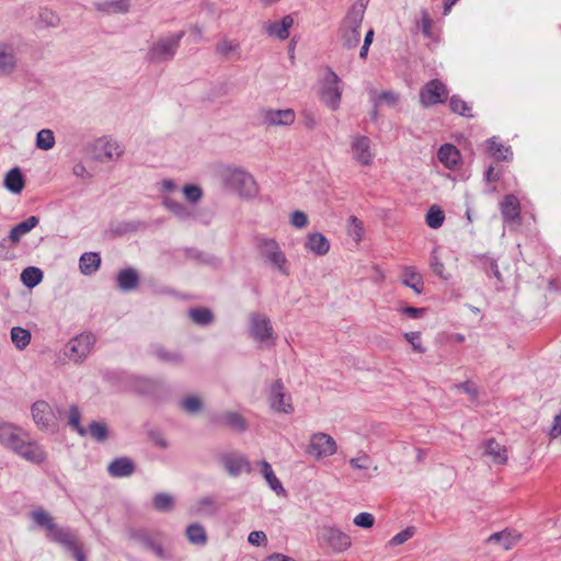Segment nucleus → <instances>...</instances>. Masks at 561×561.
Returning a JSON list of instances; mask_svg holds the SVG:
<instances>
[{
    "instance_id": "18",
    "label": "nucleus",
    "mask_w": 561,
    "mask_h": 561,
    "mask_svg": "<svg viewBox=\"0 0 561 561\" xmlns=\"http://www.w3.org/2000/svg\"><path fill=\"white\" fill-rule=\"evenodd\" d=\"M220 461L227 472L232 477H238L243 471H251L249 461L244 456L241 455L224 454L220 456Z\"/></svg>"
},
{
    "instance_id": "29",
    "label": "nucleus",
    "mask_w": 561,
    "mask_h": 561,
    "mask_svg": "<svg viewBox=\"0 0 561 561\" xmlns=\"http://www.w3.org/2000/svg\"><path fill=\"white\" fill-rule=\"evenodd\" d=\"M437 158L446 168L453 169L460 160V152L454 145L444 144L438 149Z\"/></svg>"
},
{
    "instance_id": "8",
    "label": "nucleus",
    "mask_w": 561,
    "mask_h": 561,
    "mask_svg": "<svg viewBox=\"0 0 561 561\" xmlns=\"http://www.w3.org/2000/svg\"><path fill=\"white\" fill-rule=\"evenodd\" d=\"M249 334L254 341L267 346L273 345L276 340L270 318L259 312L249 316Z\"/></svg>"
},
{
    "instance_id": "34",
    "label": "nucleus",
    "mask_w": 561,
    "mask_h": 561,
    "mask_svg": "<svg viewBox=\"0 0 561 561\" xmlns=\"http://www.w3.org/2000/svg\"><path fill=\"white\" fill-rule=\"evenodd\" d=\"M25 182L19 168L11 169L4 178V186L8 191L19 194L24 188Z\"/></svg>"
},
{
    "instance_id": "40",
    "label": "nucleus",
    "mask_w": 561,
    "mask_h": 561,
    "mask_svg": "<svg viewBox=\"0 0 561 561\" xmlns=\"http://www.w3.org/2000/svg\"><path fill=\"white\" fill-rule=\"evenodd\" d=\"M219 510L217 500L213 495H205L201 497L195 504V512L201 515H215Z\"/></svg>"
},
{
    "instance_id": "1",
    "label": "nucleus",
    "mask_w": 561,
    "mask_h": 561,
    "mask_svg": "<svg viewBox=\"0 0 561 561\" xmlns=\"http://www.w3.org/2000/svg\"><path fill=\"white\" fill-rule=\"evenodd\" d=\"M369 0H356L341 21L339 35L346 49H354L360 42V27Z\"/></svg>"
},
{
    "instance_id": "12",
    "label": "nucleus",
    "mask_w": 561,
    "mask_h": 561,
    "mask_svg": "<svg viewBox=\"0 0 561 561\" xmlns=\"http://www.w3.org/2000/svg\"><path fill=\"white\" fill-rule=\"evenodd\" d=\"M447 98L446 85L437 79L428 81L420 91V102L424 107L444 103Z\"/></svg>"
},
{
    "instance_id": "23",
    "label": "nucleus",
    "mask_w": 561,
    "mask_h": 561,
    "mask_svg": "<svg viewBox=\"0 0 561 561\" xmlns=\"http://www.w3.org/2000/svg\"><path fill=\"white\" fill-rule=\"evenodd\" d=\"M293 24L294 19L290 15H286L280 22H271L265 24L264 30L270 36L284 41L289 37V28Z\"/></svg>"
},
{
    "instance_id": "31",
    "label": "nucleus",
    "mask_w": 561,
    "mask_h": 561,
    "mask_svg": "<svg viewBox=\"0 0 561 561\" xmlns=\"http://www.w3.org/2000/svg\"><path fill=\"white\" fill-rule=\"evenodd\" d=\"M185 536L190 543L197 547H204L208 541L206 529L199 523L190 524L185 529Z\"/></svg>"
},
{
    "instance_id": "44",
    "label": "nucleus",
    "mask_w": 561,
    "mask_h": 561,
    "mask_svg": "<svg viewBox=\"0 0 561 561\" xmlns=\"http://www.w3.org/2000/svg\"><path fill=\"white\" fill-rule=\"evenodd\" d=\"M474 259L479 267L482 268L488 275L491 273L497 280L502 282V275L494 259L486 255H474Z\"/></svg>"
},
{
    "instance_id": "16",
    "label": "nucleus",
    "mask_w": 561,
    "mask_h": 561,
    "mask_svg": "<svg viewBox=\"0 0 561 561\" xmlns=\"http://www.w3.org/2000/svg\"><path fill=\"white\" fill-rule=\"evenodd\" d=\"M270 403L271 408L277 412L290 414L294 411L290 396L285 392L284 385L280 380H276L271 387Z\"/></svg>"
},
{
    "instance_id": "17",
    "label": "nucleus",
    "mask_w": 561,
    "mask_h": 561,
    "mask_svg": "<svg viewBox=\"0 0 561 561\" xmlns=\"http://www.w3.org/2000/svg\"><path fill=\"white\" fill-rule=\"evenodd\" d=\"M262 118L267 126H290L295 123L296 114L291 108L274 110L267 108L262 111Z\"/></svg>"
},
{
    "instance_id": "36",
    "label": "nucleus",
    "mask_w": 561,
    "mask_h": 561,
    "mask_svg": "<svg viewBox=\"0 0 561 561\" xmlns=\"http://www.w3.org/2000/svg\"><path fill=\"white\" fill-rule=\"evenodd\" d=\"M98 11L112 14V13H126L129 11V0H107L95 4Z\"/></svg>"
},
{
    "instance_id": "46",
    "label": "nucleus",
    "mask_w": 561,
    "mask_h": 561,
    "mask_svg": "<svg viewBox=\"0 0 561 561\" xmlns=\"http://www.w3.org/2000/svg\"><path fill=\"white\" fill-rule=\"evenodd\" d=\"M55 144L56 139L51 129L44 128L36 134L35 145L38 149L48 151L54 148Z\"/></svg>"
},
{
    "instance_id": "6",
    "label": "nucleus",
    "mask_w": 561,
    "mask_h": 561,
    "mask_svg": "<svg viewBox=\"0 0 561 561\" xmlns=\"http://www.w3.org/2000/svg\"><path fill=\"white\" fill-rule=\"evenodd\" d=\"M256 248L271 267L282 275H289L288 260L275 239L257 238Z\"/></svg>"
},
{
    "instance_id": "14",
    "label": "nucleus",
    "mask_w": 561,
    "mask_h": 561,
    "mask_svg": "<svg viewBox=\"0 0 561 561\" xmlns=\"http://www.w3.org/2000/svg\"><path fill=\"white\" fill-rule=\"evenodd\" d=\"M336 443L334 438L325 433H316L310 438L308 453L317 459L332 456L336 453Z\"/></svg>"
},
{
    "instance_id": "25",
    "label": "nucleus",
    "mask_w": 561,
    "mask_h": 561,
    "mask_svg": "<svg viewBox=\"0 0 561 561\" xmlns=\"http://www.w3.org/2000/svg\"><path fill=\"white\" fill-rule=\"evenodd\" d=\"M116 282L122 291H130L138 287L139 275L133 267L123 268L117 273Z\"/></svg>"
},
{
    "instance_id": "33",
    "label": "nucleus",
    "mask_w": 561,
    "mask_h": 561,
    "mask_svg": "<svg viewBox=\"0 0 561 561\" xmlns=\"http://www.w3.org/2000/svg\"><path fill=\"white\" fill-rule=\"evenodd\" d=\"M488 151L499 161H508L513 157L511 147L499 142L496 137H492L488 140Z\"/></svg>"
},
{
    "instance_id": "19",
    "label": "nucleus",
    "mask_w": 561,
    "mask_h": 561,
    "mask_svg": "<svg viewBox=\"0 0 561 561\" xmlns=\"http://www.w3.org/2000/svg\"><path fill=\"white\" fill-rule=\"evenodd\" d=\"M136 470L133 459L128 457H118L111 461L107 466V472L113 478L130 477Z\"/></svg>"
},
{
    "instance_id": "28",
    "label": "nucleus",
    "mask_w": 561,
    "mask_h": 561,
    "mask_svg": "<svg viewBox=\"0 0 561 561\" xmlns=\"http://www.w3.org/2000/svg\"><path fill=\"white\" fill-rule=\"evenodd\" d=\"M151 354L162 363L180 365L183 363V356L180 352L168 351L161 344H152L150 346Z\"/></svg>"
},
{
    "instance_id": "21",
    "label": "nucleus",
    "mask_w": 561,
    "mask_h": 561,
    "mask_svg": "<svg viewBox=\"0 0 561 561\" xmlns=\"http://www.w3.org/2000/svg\"><path fill=\"white\" fill-rule=\"evenodd\" d=\"M501 214L505 221L515 222L520 219V205L515 195H506L501 203Z\"/></svg>"
},
{
    "instance_id": "2",
    "label": "nucleus",
    "mask_w": 561,
    "mask_h": 561,
    "mask_svg": "<svg viewBox=\"0 0 561 561\" xmlns=\"http://www.w3.org/2000/svg\"><path fill=\"white\" fill-rule=\"evenodd\" d=\"M31 517L37 526L45 529L46 537L50 541L60 545L66 550L71 551L81 545L73 530L56 524L54 518L43 508L33 511Z\"/></svg>"
},
{
    "instance_id": "22",
    "label": "nucleus",
    "mask_w": 561,
    "mask_h": 561,
    "mask_svg": "<svg viewBox=\"0 0 561 561\" xmlns=\"http://www.w3.org/2000/svg\"><path fill=\"white\" fill-rule=\"evenodd\" d=\"M39 222V219L36 216H30L25 220L15 225L10 231L8 238L12 245H18L23 236L27 234L32 229H34Z\"/></svg>"
},
{
    "instance_id": "30",
    "label": "nucleus",
    "mask_w": 561,
    "mask_h": 561,
    "mask_svg": "<svg viewBox=\"0 0 561 561\" xmlns=\"http://www.w3.org/2000/svg\"><path fill=\"white\" fill-rule=\"evenodd\" d=\"M402 284L416 294L424 290V282L422 275L413 266H405L402 273Z\"/></svg>"
},
{
    "instance_id": "43",
    "label": "nucleus",
    "mask_w": 561,
    "mask_h": 561,
    "mask_svg": "<svg viewBox=\"0 0 561 561\" xmlns=\"http://www.w3.org/2000/svg\"><path fill=\"white\" fill-rule=\"evenodd\" d=\"M43 279V272L35 266H28L21 273V282L27 288L37 286Z\"/></svg>"
},
{
    "instance_id": "37",
    "label": "nucleus",
    "mask_w": 561,
    "mask_h": 561,
    "mask_svg": "<svg viewBox=\"0 0 561 561\" xmlns=\"http://www.w3.org/2000/svg\"><path fill=\"white\" fill-rule=\"evenodd\" d=\"M16 65V59L11 47L0 44V73H11Z\"/></svg>"
},
{
    "instance_id": "61",
    "label": "nucleus",
    "mask_w": 561,
    "mask_h": 561,
    "mask_svg": "<svg viewBox=\"0 0 561 561\" xmlns=\"http://www.w3.org/2000/svg\"><path fill=\"white\" fill-rule=\"evenodd\" d=\"M370 458L368 455L366 454H363L356 458H352L350 460V465L352 466V468L354 469H367L369 466H370Z\"/></svg>"
},
{
    "instance_id": "24",
    "label": "nucleus",
    "mask_w": 561,
    "mask_h": 561,
    "mask_svg": "<svg viewBox=\"0 0 561 561\" xmlns=\"http://www.w3.org/2000/svg\"><path fill=\"white\" fill-rule=\"evenodd\" d=\"M216 422L239 433H243L248 428L247 420L240 413L234 411H227L222 413L216 419Z\"/></svg>"
},
{
    "instance_id": "32",
    "label": "nucleus",
    "mask_w": 561,
    "mask_h": 561,
    "mask_svg": "<svg viewBox=\"0 0 561 561\" xmlns=\"http://www.w3.org/2000/svg\"><path fill=\"white\" fill-rule=\"evenodd\" d=\"M261 472L267 482L268 486L277 494V495H286V490L283 486L282 482L278 480L276 474L274 473L272 466L263 460L261 461Z\"/></svg>"
},
{
    "instance_id": "54",
    "label": "nucleus",
    "mask_w": 561,
    "mask_h": 561,
    "mask_svg": "<svg viewBox=\"0 0 561 561\" xmlns=\"http://www.w3.org/2000/svg\"><path fill=\"white\" fill-rule=\"evenodd\" d=\"M240 45L237 41L222 38L216 45V53L224 57H228L232 53L237 51Z\"/></svg>"
},
{
    "instance_id": "47",
    "label": "nucleus",
    "mask_w": 561,
    "mask_h": 561,
    "mask_svg": "<svg viewBox=\"0 0 561 561\" xmlns=\"http://www.w3.org/2000/svg\"><path fill=\"white\" fill-rule=\"evenodd\" d=\"M451 112L463 117H473L471 106L458 95H453L449 101Z\"/></svg>"
},
{
    "instance_id": "13",
    "label": "nucleus",
    "mask_w": 561,
    "mask_h": 561,
    "mask_svg": "<svg viewBox=\"0 0 561 561\" xmlns=\"http://www.w3.org/2000/svg\"><path fill=\"white\" fill-rule=\"evenodd\" d=\"M14 454L35 465L43 463L47 458L45 448L37 440L32 439L28 433L25 435L24 439H22Z\"/></svg>"
},
{
    "instance_id": "9",
    "label": "nucleus",
    "mask_w": 561,
    "mask_h": 561,
    "mask_svg": "<svg viewBox=\"0 0 561 561\" xmlns=\"http://www.w3.org/2000/svg\"><path fill=\"white\" fill-rule=\"evenodd\" d=\"M342 88L340 77L329 68L321 80L320 99L332 111L340 107Z\"/></svg>"
},
{
    "instance_id": "57",
    "label": "nucleus",
    "mask_w": 561,
    "mask_h": 561,
    "mask_svg": "<svg viewBox=\"0 0 561 561\" xmlns=\"http://www.w3.org/2000/svg\"><path fill=\"white\" fill-rule=\"evenodd\" d=\"M353 523L358 527L368 529L374 526L375 517L370 513L363 512L355 516V518L353 519Z\"/></svg>"
},
{
    "instance_id": "4",
    "label": "nucleus",
    "mask_w": 561,
    "mask_h": 561,
    "mask_svg": "<svg viewBox=\"0 0 561 561\" xmlns=\"http://www.w3.org/2000/svg\"><path fill=\"white\" fill-rule=\"evenodd\" d=\"M224 182L230 190L244 198H252L259 192L253 175L241 168L227 169L224 173Z\"/></svg>"
},
{
    "instance_id": "3",
    "label": "nucleus",
    "mask_w": 561,
    "mask_h": 561,
    "mask_svg": "<svg viewBox=\"0 0 561 561\" xmlns=\"http://www.w3.org/2000/svg\"><path fill=\"white\" fill-rule=\"evenodd\" d=\"M31 415L39 431L49 434L58 431L61 415L60 408L54 407L45 400H37L31 407Z\"/></svg>"
},
{
    "instance_id": "55",
    "label": "nucleus",
    "mask_w": 561,
    "mask_h": 561,
    "mask_svg": "<svg viewBox=\"0 0 561 561\" xmlns=\"http://www.w3.org/2000/svg\"><path fill=\"white\" fill-rule=\"evenodd\" d=\"M183 194L190 203H197L203 196V191L198 185L187 184L183 187Z\"/></svg>"
},
{
    "instance_id": "35",
    "label": "nucleus",
    "mask_w": 561,
    "mask_h": 561,
    "mask_svg": "<svg viewBox=\"0 0 561 561\" xmlns=\"http://www.w3.org/2000/svg\"><path fill=\"white\" fill-rule=\"evenodd\" d=\"M485 455L490 456L493 462L504 465L507 461L506 448L497 443L494 438H490L484 444Z\"/></svg>"
},
{
    "instance_id": "42",
    "label": "nucleus",
    "mask_w": 561,
    "mask_h": 561,
    "mask_svg": "<svg viewBox=\"0 0 561 561\" xmlns=\"http://www.w3.org/2000/svg\"><path fill=\"white\" fill-rule=\"evenodd\" d=\"M188 317L194 323H196L201 327H206L214 321L213 311L210 309L204 308V307L190 309Z\"/></svg>"
},
{
    "instance_id": "39",
    "label": "nucleus",
    "mask_w": 561,
    "mask_h": 561,
    "mask_svg": "<svg viewBox=\"0 0 561 561\" xmlns=\"http://www.w3.org/2000/svg\"><path fill=\"white\" fill-rule=\"evenodd\" d=\"M162 204L168 210L182 220H187L193 217V211L187 206L171 197H164Z\"/></svg>"
},
{
    "instance_id": "64",
    "label": "nucleus",
    "mask_w": 561,
    "mask_h": 561,
    "mask_svg": "<svg viewBox=\"0 0 561 561\" xmlns=\"http://www.w3.org/2000/svg\"><path fill=\"white\" fill-rule=\"evenodd\" d=\"M379 101L387 103L389 106H394L399 101V95L392 91H383L379 94Z\"/></svg>"
},
{
    "instance_id": "38",
    "label": "nucleus",
    "mask_w": 561,
    "mask_h": 561,
    "mask_svg": "<svg viewBox=\"0 0 561 561\" xmlns=\"http://www.w3.org/2000/svg\"><path fill=\"white\" fill-rule=\"evenodd\" d=\"M520 538V535L503 530L499 533L492 534L488 538V542H496L499 543L503 549L510 550Z\"/></svg>"
},
{
    "instance_id": "50",
    "label": "nucleus",
    "mask_w": 561,
    "mask_h": 561,
    "mask_svg": "<svg viewBox=\"0 0 561 561\" xmlns=\"http://www.w3.org/2000/svg\"><path fill=\"white\" fill-rule=\"evenodd\" d=\"M152 504L159 512H170L174 506V501L170 494L158 493L153 496Z\"/></svg>"
},
{
    "instance_id": "5",
    "label": "nucleus",
    "mask_w": 561,
    "mask_h": 561,
    "mask_svg": "<svg viewBox=\"0 0 561 561\" xmlns=\"http://www.w3.org/2000/svg\"><path fill=\"white\" fill-rule=\"evenodd\" d=\"M184 36V32L181 31L176 34H172L165 37L157 39L149 48L146 54L147 61L151 64H161L170 61L174 58L180 42Z\"/></svg>"
},
{
    "instance_id": "49",
    "label": "nucleus",
    "mask_w": 561,
    "mask_h": 561,
    "mask_svg": "<svg viewBox=\"0 0 561 561\" xmlns=\"http://www.w3.org/2000/svg\"><path fill=\"white\" fill-rule=\"evenodd\" d=\"M444 219V211L436 206H432L425 217L426 225L433 229L442 227Z\"/></svg>"
},
{
    "instance_id": "51",
    "label": "nucleus",
    "mask_w": 561,
    "mask_h": 561,
    "mask_svg": "<svg viewBox=\"0 0 561 561\" xmlns=\"http://www.w3.org/2000/svg\"><path fill=\"white\" fill-rule=\"evenodd\" d=\"M430 266L435 275L444 280H448L450 275L446 273L444 263L440 261L437 250L434 249L431 253Z\"/></svg>"
},
{
    "instance_id": "45",
    "label": "nucleus",
    "mask_w": 561,
    "mask_h": 561,
    "mask_svg": "<svg viewBox=\"0 0 561 561\" xmlns=\"http://www.w3.org/2000/svg\"><path fill=\"white\" fill-rule=\"evenodd\" d=\"M88 435H90L95 442L103 443L108 438V427L104 422L92 421L88 427Z\"/></svg>"
},
{
    "instance_id": "48",
    "label": "nucleus",
    "mask_w": 561,
    "mask_h": 561,
    "mask_svg": "<svg viewBox=\"0 0 561 561\" xmlns=\"http://www.w3.org/2000/svg\"><path fill=\"white\" fill-rule=\"evenodd\" d=\"M81 412L79 408L75 404L69 408V425L75 430L80 436H87L88 431L85 427L81 425Z\"/></svg>"
},
{
    "instance_id": "20",
    "label": "nucleus",
    "mask_w": 561,
    "mask_h": 561,
    "mask_svg": "<svg viewBox=\"0 0 561 561\" xmlns=\"http://www.w3.org/2000/svg\"><path fill=\"white\" fill-rule=\"evenodd\" d=\"M305 249L314 255L323 256L330 251V241L321 232H311L306 238Z\"/></svg>"
},
{
    "instance_id": "59",
    "label": "nucleus",
    "mask_w": 561,
    "mask_h": 561,
    "mask_svg": "<svg viewBox=\"0 0 561 561\" xmlns=\"http://www.w3.org/2000/svg\"><path fill=\"white\" fill-rule=\"evenodd\" d=\"M404 339L412 345L413 350L417 353H425V348L421 343V333L417 331L405 332L403 334Z\"/></svg>"
},
{
    "instance_id": "53",
    "label": "nucleus",
    "mask_w": 561,
    "mask_h": 561,
    "mask_svg": "<svg viewBox=\"0 0 561 561\" xmlns=\"http://www.w3.org/2000/svg\"><path fill=\"white\" fill-rule=\"evenodd\" d=\"M180 407L190 414H195L202 409V400L197 396H187L180 401Z\"/></svg>"
},
{
    "instance_id": "52",
    "label": "nucleus",
    "mask_w": 561,
    "mask_h": 561,
    "mask_svg": "<svg viewBox=\"0 0 561 561\" xmlns=\"http://www.w3.org/2000/svg\"><path fill=\"white\" fill-rule=\"evenodd\" d=\"M363 224L362 221L355 217L351 216L347 220V234L356 242L358 243L363 238Z\"/></svg>"
},
{
    "instance_id": "60",
    "label": "nucleus",
    "mask_w": 561,
    "mask_h": 561,
    "mask_svg": "<svg viewBox=\"0 0 561 561\" xmlns=\"http://www.w3.org/2000/svg\"><path fill=\"white\" fill-rule=\"evenodd\" d=\"M308 222L307 215L301 210H295L290 216V224L297 229L306 228Z\"/></svg>"
},
{
    "instance_id": "27",
    "label": "nucleus",
    "mask_w": 561,
    "mask_h": 561,
    "mask_svg": "<svg viewBox=\"0 0 561 561\" xmlns=\"http://www.w3.org/2000/svg\"><path fill=\"white\" fill-rule=\"evenodd\" d=\"M100 150L103 154L102 161H117L124 153L123 146L114 139H101Z\"/></svg>"
},
{
    "instance_id": "7",
    "label": "nucleus",
    "mask_w": 561,
    "mask_h": 561,
    "mask_svg": "<svg viewBox=\"0 0 561 561\" xmlns=\"http://www.w3.org/2000/svg\"><path fill=\"white\" fill-rule=\"evenodd\" d=\"M317 539L321 548L329 549L333 553L344 552L352 546L350 535L333 525L321 526Z\"/></svg>"
},
{
    "instance_id": "15",
    "label": "nucleus",
    "mask_w": 561,
    "mask_h": 561,
    "mask_svg": "<svg viewBox=\"0 0 561 561\" xmlns=\"http://www.w3.org/2000/svg\"><path fill=\"white\" fill-rule=\"evenodd\" d=\"M26 434V431L13 423L5 422L0 424V444L13 453L18 449Z\"/></svg>"
},
{
    "instance_id": "63",
    "label": "nucleus",
    "mask_w": 561,
    "mask_h": 561,
    "mask_svg": "<svg viewBox=\"0 0 561 561\" xmlns=\"http://www.w3.org/2000/svg\"><path fill=\"white\" fill-rule=\"evenodd\" d=\"M455 387L462 390L463 392L468 393L472 399H477V397H478V388L471 381H465V382L456 385Z\"/></svg>"
},
{
    "instance_id": "10",
    "label": "nucleus",
    "mask_w": 561,
    "mask_h": 561,
    "mask_svg": "<svg viewBox=\"0 0 561 561\" xmlns=\"http://www.w3.org/2000/svg\"><path fill=\"white\" fill-rule=\"evenodd\" d=\"M350 153L352 159L363 165L369 167L375 159V151L371 147L369 137L360 134H355L350 137Z\"/></svg>"
},
{
    "instance_id": "11",
    "label": "nucleus",
    "mask_w": 561,
    "mask_h": 561,
    "mask_svg": "<svg viewBox=\"0 0 561 561\" xmlns=\"http://www.w3.org/2000/svg\"><path fill=\"white\" fill-rule=\"evenodd\" d=\"M94 337L90 333H82L71 339L65 347V356L73 363L83 362L90 354Z\"/></svg>"
},
{
    "instance_id": "26",
    "label": "nucleus",
    "mask_w": 561,
    "mask_h": 561,
    "mask_svg": "<svg viewBox=\"0 0 561 561\" xmlns=\"http://www.w3.org/2000/svg\"><path fill=\"white\" fill-rule=\"evenodd\" d=\"M100 266L101 256L98 252H84L79 259V271L85 276L93 275Z\"/></svg>"
},
{
    "instance_id": "58",
    "label": "nucleus",
    "mask_w": 561,
    "mask_h": 561,
    "mask_svg": "<svg viewBox=\"0 0 561 561\" xmlns=\"http://www.w3.org/2000/svg\"><path fill=\"white\" fill-rule=\"evenodd\" d=\"M12 243L10 242V239H2L0 241V260L2 261H10L15 257V253L13 250Z\"/></svg>"
},
{
    "instance_id": "62",
    "label": "nucleus",
    "mask_w": 561,
    "mask_h": 561,
    "mask_svg": "<svg viewBox=\"0 0 561 561\" xmlns=\"http://www.w3.org/2000/svg\"><path fill=\"white\" fill-rule=\"evenodd\" d=\"M248 541L251 545L259 547L267 542V537L264 531L254 530L249 534Z\"/></svg>"
},
{
    "instance_id": "41",
    "label": "nucleus",
    "mask_w": 561,
    "mask_h": 561,
    "mask_svg": "<svg viewBox=\"0 0 561 561\" xmlns=\"http://www.w3.org/2000/svg\"><path fill=\"white\" fill-rule=\"evenodd\" d=\"M11 341L19 351L25 350L31 343V332L22 327H13L10 332Z\"/></svg>"
},
{
    "instance_id": "56",
    "label": "nucleus",
    "mask_w": 561,
    "mask_h": 561,
    "mask_svg": "<svg viewBox=\"0 0 561 561\" xmlns=\"http://www.w3.org/2000/svg\"><path fill=\"white\" fill-rule=\"evenodd\" d=\"M416 529L414 526H409L405 529L398 533L396 536H393L390 540L391 546H400L408 541L410 538H412L415 534Z\"/></svg>"
}]
</instances>
